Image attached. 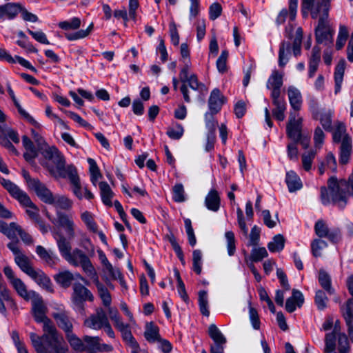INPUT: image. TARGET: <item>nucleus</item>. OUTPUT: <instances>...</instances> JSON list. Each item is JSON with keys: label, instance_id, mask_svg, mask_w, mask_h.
Masks as SVG:
<instances>
[{"label": "nucleus", "instance_id": "obj_1", "mask_svg": "<svg viewBox=\"0 0 353 353\" xmlns=\"http://www.w3.org/2000/svg\"><path fill=\"white\" fill-rule=\"evenodd\" d=\"M42 155L47 160L52 161L54 165L49 163L43 164L50 173L55 178H68L72 185L74 195L79 199H92L94 195L86 187H82L80 184L79 178L77 169L74 166L69 165L65 166V161L56 147L43 146Z\"/></svg>", "mask_w": 353, "mask_h": 353}, {"label": "nucleus", "instance_id": "obj_2", "mask_svg": "<svg viewBox=\"0 0 353 353\" xmlns=\"http://www.w3.org/2000/svg\"><path fill=\"white\" fill-rule=\"evenodd\" d=\"M65 260L74 266H81L91 279H97V272L87 254L79 248H75Z\"/></svg>", "mask_w": 353, "mask_h": 353}, {"label": "nucleus", "instance_id": "obj_3", "mask_svg": "<svg viewBox=\"0 0 353 353\" xmlns=\"http://www.w3.org/2000/svg\"><path fill=\"white\" fill-rule=\"evenodd\" d=\"M43 334L41 339L52 349H54L63 342L62 335L59 333L51 320H47V322L43 324Z\"/></svg>", "mask_w": 353, "mask_h": 353}, {"label": "nucleus", "instance_id": "obj_4", "mask_svg": "<svg viewBox=\"0 0 353 353\" xmlns=\"http://www.w3.org/2000/svg\"><path fill=\"white\" fill-rule=\"evenodd\" d=\"M17 240L15 242H10L8 244V248L14 254V261L19 268L26 274L29 275L30 272L34 269L30 263L28 257L23 254L18 246Z\"/></svg>", "mask_w": 353, "mask_h": 353}, {"label": "nucleus", "instance_id": "obj_5", "mask_svg": "<svg viewBox=\"0 0 353 353\" xmlns=\"http://www.w3.org/2000/svg\"><path fill=\"white\" fill-rule=\"evenodd\" d=\"M8 138L15 143H19V137L18 133L14 130L8 128L6 125L0 124V144L8 148L14 154L18 155L19 152Z\"/></svg>", "mask_w": 353, "mask_h": 353}, {"label": "nucleus", "instance_id": "obj_6", "mask_svg": "<svg viewBox=\"0 0 353 353\" xmlns=\"http://www.w3.org/2000/svg\"><path fill=\"white\" fill-rule=\"evenodd\" d=\"M302 118L297 113H290V119L287 124L286 131L289 138L299 142L301 138Z\"/></svg>", "mask_w": 353, "mask_h": 353}, {"label": "nucleus", "instance_id": "obj_7", "mask_svg": "<svg viewBox=\"0 0 353 353\" xmlns=\"http://www.w3.org/2000/svg\"><path fill=\"white\" fill-rule=\"evenodd\" d=\"M84 342L85 351L88 353H97L101 352H110L112 350V347L108 344H101V339L99 336H84L83 337Z\"/></svg>", "mask_w": 353, "mask_h": 353}, {"label": "nucleus", "instance_id": "obj_8", "mask_svg": "<svg viewBox=\"0 0 353 353\" xmlns=\"http://www.w3.org/2000/svg\"><path fill=\"white\" fill-rule=\"evenodd\" d=\"M72 299L75 305L81 307L84 302L92 301L94 296L91 292L82 284L74 283Z\"/></svg>", "mask_w": 353, "mask_h": 353}, {"label": "nucleus", "instance_id": "obj_9", "mask_svg": "<svg viewBox=\"0 0 353 353\" xmlns=\"http://www.w3.org/2000/svg\"><path fill=\"white\" fill-rule=\"evenodd\" d=\"M52 316L59 327L63 330L65 334L73 331L72 321L69 316L68 312L63 308H57L52 313Z\"/></svg>", "mask_w": 353, "mask_h": 353}, {"label": "nucleus", "instance_id": "obj_10", "mask_svg": "<svg viewBox=\"0 0 353 353\" xmlns=\"http://www.w3.org/2000/svg\"><path fill=\"white\" fill-rule=\"evenodd\" d=\"M30 300L32 301V310L35 321L44 324L47 322V320H50L46 315L47 308L44 305L42 298L36 293L34 297H32Z\"/></svg>", "mask_w": 353, "mask_h": 353}, {"label": "nucleus", "instance_id": "obj_11", "mask_svg": "<svg viewBox=\"0 0 353 353\" xmlns=\"http://www.w3.org/2000/svg\"><path fill=\"white\" fill-rule=\"evenodd\" d=\"M108 318L102 308H97L94 314L84 321V325L93 330H100L108 323Z\"/></svg>", "mask_w": 353, "mask_h": 353}, {"label": "nucleus", "instance_id": "obj_12", "mask_svg": "<svg viewBox=\"0 0 353 353\" xmlns=\"http://www.w3.org/2000/svg\"><path fill=\"white\" fill-rule=\"evenodd\" d=\"M27 184L28 188L34 192L38 197L41 199H52V192L38 179L28 177L27 179Z\"/></svg>", "mask_w": 353, "mask_h": 353}, {"label": "nucleus", "instance_id": "obj_13", "mask_svg": "<svg viewBox=\"0 0 353 353\" xmlns=\"http://www.w3.org/2000/svg\"><path fill=\"white\" fill-rule=\"evenodd\" d=\"M283 73L276 70L272 72L266 83L267 88L272 90L271 97L280 96L281 88L283 85Z\"/></svg>", "mask_w": 353, "mask_h": 353}, {"label": "nucleus", "instance_id": "obj_14", "mask_svg": "<svg viewBox=\"0 0 353 353\" xmlns=\"http://www.w3.org/2000/svg\"><path fill=\"white\" fill-rule=\"evenodd\" d=\"M226 99L218 88L214 89L208 99V107L210 112L212 114L218 113L222 105L225 103Z\"/></svg>", "mask_w": 353, "mask_h": 353}, {"label": "nucleus", "instance_id": "obj_15", "mask_svg": "<svg viewBox=\"0 0 353 353\" xmlns=\"http://www.w3.org/2000/svg\"><path fill=\"white\" fill-rule=\"evenodd\" d=\"M299 0H289V12L286 8L282 9L278 14L276 19V23L280 26L285 23L287 17L289 15L290 20L293 21L296 19Z\"/></svg>", "mask_w": 353, "mask_h": 353}, {"label": "nucleus", "instance_id": "obj_16", "mask_svg": "<svg viewBox=\"0 0 353 353\" xmlns=\"http://www.w3.org/2000/svg\"><path fill=\"white\" fill-rule=\"evenodd\" d=\"M28 276L32 278L39 285L46 289L47 291L50 292L53 291L50 279L45 274L42 270L39 269H34Z\"/></svg>", "mask_w": 353, "mask_h": 353}, {"label": "nucleus", "instance_id": "obj_17", "mask_svg": "<svg viewBox=\"0 0 353 353\" xmlns=\"http://www.w3.org/2000/svg\"><path fill=\"white\" fill-rule=\"evenodd\" d=\"M288 95L292 108L295 111L300 110L303 103L302 94L300 90L294 86H289Z\"/></svg>", "mask_w": 353, "mask_h": 353}, {"label": "nucleus", "instance_id": "obj_18", "mask_svg": "<svg viewBox=\"0 0 353 353\" xmlns=\"http://www.w3.org/2000/svg\"><path fill=\"white\" fill-rule=\"evenodd\" d=\"M185 65L183 68L181 69L179 77L180 80L183 83L181 87V92L183 94V99L185 102L190 103L191 101L190 97L189 95V90L188 88V85L185 83V81L189 79V70L190 68V61L188 60L184 62Z\"/></svg>", "mask_w": 353, "mask_h": 353}, {"label": "nucleus", "instance_id": "obj_19", "mask_svg": "<svg viewBox=\"0 0 353 353\" xmlns=\"http://www.w3.org/2000/svg\"><path fill=\"white\" fill-rule=\"evenodd\" d=\"M303 302V294L300 291L294 289L292 296L286 300L285 309L288 312L292 313L296 310V306L301 307Z\"/></svg>", "mask_w": 353, "mask_h": 353}, {"label": "nucleus", "instance_id": "obj_20", "mask_svg": "<svg viewBox=\"0 0 353 353\" xmlns=\"http://www.w3.org/2000/svg\"><path fill=\"white\" fill-rule=\"evenodd\" d=\"M272 99V103L275 108L272 110V114L275 119L279 121H283L285 119V111L286 110V103L285 100L280 97V96L271 97Z\"/></svg>", "mask_w": 353, "mask_h": 353}, {"label": "nucleus", "instance_id": "obj_21", "mask_svg": "<svg viewBox=\"0 0 353 353\" xmlns=\"http://www.w3.org/2000/svg\"><path fill=\"white\" fill-rule=\"evenodd\" d=\"M352 150V139L350 137H345L342 140L340 148L339 162L341 164H346L348 163Z\"/></svg>", "mask_w": 353, "mask_h": 353}, {"label": "nucleus", "instance_id": "obj_22", "mask_svg": "<svg viewBox=\"0 0 353 353\" xmlns=\"http://www.w3.org/2000/svg\"><path fill=\"white\" fill-rule=\"evenodd\" d=\"M22 143L26 152L23 154L24 159L28 162H32L38 155V152L33 142L27 137H22Z\"/></svg>", "mask_w": 353, "mask_h": 353}, {"label": "nucleus", "instance_id": "obj_23", "mask_svg": "<svg viewBox=\"0 0 353 353\" xmlns=\"http://www.w3.org/2000/svg\"><path fill=\"white\" fill-rule=\"evenodd\" d=\"M11 284L19 296L27 301H30L32 297H34L36 294L34 291H28L26 285L20 279H14Z\"/></svg>", "mask_w": 353, "mask_h": 353}, {"label": "nucleus", "instance_id": "obj_24", "mask_svg": "<svg viewBox=\"0 0 353 353\" xmlns=\"http://www.w3.org/2000/svg\"><path fill=\"white\" fill-rule=\"evenodd\" d=\"M21 11V7L17 3H7L0 6V19L7 18L14 19Z\"/></svg>", "mask_w": 353, "mask_h": 353}, {"label": "nucleus", "instance_id": "obj_25", "mask_svg": "<svg viewBox=\"0 0 353 353\" xmlns=\"http://www.w3.org/2000/svg\"><path fill=\"white\" fill-rule=\"evenodd\" d=\"M285 182L290 192H295L302 188V182L299 176L293 170L286 173Z\"/></svg>", "mask_w": 353, "mask_h": 353}, {"label": "nucleus", "instance_id": "obj_26", "mask_svg": "<svg viewBox=\"0 0 353 353\" xmlns=\"http://www.w3.org/2000/svg\"><path fill=\"white\" fill-rule=\"evenodd\" d=\"M326 169L331 170L336 172L337 170L336 161L334 155L332 152H328L325 157V161H321L319 166V172L323 175Z\"/></svg>", "mask_w": 353, "mask_h": 353}, {"label": "nucleus", "instance_id": "obj_27", "mask_svg": "<svg viewBox=\"0 0 353 353\" xmlns=\"http://www.w3.org/2000/svg\"><path fill=\"white\" fill-rule=\"evenodd\" d=\"M345 63L344 61H340L336 68L334 72V94H337L341 92V85L343 80L344 72H345Z\"/></svg>", "mask_w": 353, "mask_h": 353}, {"label": "nucleus", "instance_id": "obj_28", "mask_svg": "<svg viewBox=\"0 0 353 353\" xmlns=\"http://www.w3.org/2000/svg\"><path fill=\"white\" fill-rule=\"evenodd\" d=\"M144 336L150 343H154L160 340L159 327L153 322L146 323Z\"/></svg>", "mask_w": 353, "mask_h": 353}, {"label": "nucleus", "instance_id": "obj_29", "mask_svg": "<svg viewBox=\"0 0 353 353\" xmlns=\"http://www.w3.org/2000/svg\"><path fill=\"white\" fill-rule=\"evenodd\" d=\"M1 184L14 199H28L27 195L10 181L3 179Z\"/></svg>", "mask_w": 353, "mask_h": 353}, {"label": "nucleus", "instance_id": "obj_30", "mask_svg": "<svg viewBox=\"0 0 353 353\" xmlns=\"http://www.w3.org/2000/svg\"><path fill=\"white\" fill-rule=\"evenodd\" d=\"M92 280L97 285L99 295L103 301V304L105 306L108 307V308L110 307V304L112 302V299H111L110 294L108 292V289L103 284L99 283V277H98L97 274V279H92Z\"/></svg>", "mask_w": 353, "mask_h": 353}, {"label": "nucleus", "instance_id": "obj_31", "mask_svg": "<svg viewBox=\"0 0 353 353\" xmlns=\"http://www.w3.org/2000/svg\"><path fill=\"white\" fill-rule=\"evenodd\" d=\"M58 222L65 228L69 238L72 239L74 236V223L70 217L58 212Z\"/></svg>", "mask_w": 353, "mask_h": 353}, {"label": "nucleus", "instance_id": "obj_32", "mask_svg": "<svg viewBox=\"0 0 353 353\" xmlns=\"http://www.w3.org/2000/svg\"><path fill=\"white\" fill-rule=\"evenodd\" d=\"M65 337L70 343L71 347L77 352H83L85 351L84 347V342L83 339H81L77 337L74 333L73 331L70 333L65 334Z\"/></svg>", "mask_w": 353, "mask_h": 353}, {"label": "nucleus", "instance_id": "obj_33", "mask_svg": "<svg viewBox=\"0 0 353 353\" xmlns=\"http://www.w3.org/2000/svg\"><path fill=\"white\" fill-rule=\"evenodd\" d=\"M93 23H91L85 30H79L74 33H65V37L68 41H76L87 37L92 31Z\"/></svg>", "mask_w": 353, "mask_h": 353}, {"label": "nucleus", "instance_id": "obj_34", "mask_svg": "<svg viewBox=\"0 0 353 353\" xmlns=\"http://www.w3.org/2000/svg\"><path fill=\"white\" fill-rule=\"evenodd\" d=\"M57 246L61 256L65 259L72 252L71 245L69 241L63 235H60L57 240Z\"/></svg>", "mask_w": 353, "mask_h": 353}, {"label": "nucleus", "instance_id": "obj_35", "mask_svg": "<svg viewBox=\"0 0 353 353\" xmlns=\"http://www.w3.org/2000/svg\"><path fill=\"white\" fill-rule=\"evenodd\" d=\"M88 163L89 164L90 180L93 185H96L98 181L102 177V174L100 172L99 168L96 161L93 159L88 158Z\"/></svg>", "mask_w": 353, "mask_h": 353}, {"label": "nucleus", "instance_id": "obj_36", "mask_svg": "<svg viewBox=\"0 0 353 353\" xmlns=\"http://www.w3.org/2000/svg\"><path fill=\"white\" fill-rule=\"evenodd\" d=\"M56 281L64 288H68L70 285L72 281L74 280V275L68 270L63 271L57 274L54 276Z\"/></svg>", "mask_w": 353, "mask_h": 353}, {"label": "nucleus", "instance_id": "obj_37", "mask_svg": "<svg viewBox=\"0 0 353 353\" xmlns=\"http://www.w3.org/2000/svg\"><path fill=\"white\" fill-rule=\"evenodd\" d=\"M208 334L214 343H225L226 339L215 324H211L208 328Z\"/></svg>", "mask_w": 353, "mask_h": 353}, {"label": "nucleus", "instance_id": "obj_38", "mask_svg": "<svg viewBox=\"0 0 353 353\" xmlns=\"http://www.w3.org/2000/svg\"><path fill=\"white\" fill-rule=\"evenodd\" d=\"M319 282L321 287L329 294H333L334 290L331 285V278L330 275L323 270H320L319 274Z\"/></svg>", "mask_w": 353, "mask_h": 353}, {"label": "nucleus", "instance_id": "obj_39", "mask_svg": "<svg viewBox=\"0 0 353 353\" xmlns=\"http://www.w3.org/2000/svg\"><path fill=\"white\" fill-rule=\"evenodd\" d=\"M123 191L129 197H145L148 193L143 188L134 186L130 188L128 185H123Z\"/></svg>", "mask_w": 353, "mask_h": 353}, {"label": "nucleus", "instance_id": "obj_40", "mask_svg": "<svg viewBox=\"0 0 353 353\" xmlns=\"http://www.w3.org/2000/svg\"><path fill=\"white\" fill-rule=\"evenodd\" d=\"M117 330L121 332L123 340L129 343L134 349H137L139 347V345L132 336V332L128 324L122 325L121 327L117 328Z\"/></svg>", "mask_w": 353, "mask_h": 353}, {"label": "nucleus", "instance_id": "obj_41", "mask_svg": "<svg viewBox=\"0 0 353 353\" xmlns=\"http://www.w3.org/2000/svg\"><path fill=\"white\" fill-rule=\"evenodd\" d=\"M186 83L192 90L199 93L206 90L205 85L198 80L196 75L194 74L190 75L189 79L185 81V84Z\"/></svg>", "mask_w": 353, "mask_h": 353}, {"label": "nucleus", "instance_id": "obj_42", "mask_svg": "<svg viewBox=\"0 0 353 353\" xmlns=\"http://www.w3.org/2000/svg\"><path fill=\"white\" fill-rule=\"evenodd\" d=\"M198 301L201 314L205 316H209L210 311L208 310V297L206 291L201 290L199 292Z\"/></svg>", "mask_w": 353, "mask_h": 353}, {"label": "nucleus", "instance_id": "obj_43", "mask_svg": "<svg viewBox=\"0 0 353 353\" xmlns=\"http://www.w3.org/2000/svg\"><path fill=\"white\" fill-rule=\"evenodd\" d=\"M81 23L79 18L73 17L69 20L59 22L58 26L63 30H75L79 28Z\"/></svg>", "mask_w": 353, "mask_h": 353}, {"label": "nucleus", "instance_id": "obj_44", "mask_svg": "<svg viewBox=\"0 0 353 353\" xmlns=\"http://www.w3.org/2000/svg\"><path fill=\"white\" fill-rule=\"evenodd\" d=\"M338 336V333L332 332L325 334V353L333 352L336 349V339Z\"/></svg>", "mask_w": 353, "mask_h": 353}, {"label": "nucleus", "instance_id": "obj_45", "mask_svg": "<svg viewBox=\"0 0 353 353\" xmlns=\"http://www.w3.org/2000/svg\"><path fill=\"white\" fill-rule=\"evenodd\" d=\"M285 239L281 234L276 235L268 245L270 252H275L282 250L284 248Z\"/></svg>", "mask_w": 353, "mask_h": 353}, {"label": "nucleus", "instance_id": "obj_46", "mask_svg": "<svg viewBox=\"0 0 353 353\" xmlns=\"http://www.w3.org/2000/svg\"><path fill=\"white\" fill-rule=\"evenodd\" d=\"M21 205L26 208V212L32 219L37 220L39 216V209L32 200H20Z\"/></svg>", "mask_w": 353, "mask_h": 353}, {"label": "nucleus", "instance_id": "obj_47", "mask_svg": "<svg viewBox=\"0 0 353 353\" xmlns=\"http://www.w3.org/2000/svg\"><path fill=\"white\" fill-rule=\"evenodd\" d=\"M290 49V43L282 42L280 45L279 51V65L280 67H284L288 61V54Z\"/></svg>", "mask_w": 353, "mask_h": 353}, {"label": "nucleus", "instance_id": "obj_48", "mask_svg": "<svg viewBox=\"0 0 353 353\" xmlns=\"http://www.w3.org/2000/svg\"><path fill=\"white\" fill-rule=\"evenodd\" d=\"M212 112H206L205 114V128L208 130L207 134H216V129L218 125L217 121L214 119Z\"/></svg>", "mask_w": 353, "mask_h": 353}, {"label": "nucleus", "instance_id": "obj_49", "mask_svg": "<svg viewBox=\"0 0 353 353\" xmlns=\"http://www.w3.org/2000/svg\"><path fill=\"white\" fill-rule=\"evenodd\" d=\"M183 127L179 123H176L173 126L168 127L166 132L167 135L170 139L174 140L180 139L183 137Z\"/></svg>", "mask_w": 353, "mask_h": 353}, {"label": "nucleus", "instance_id": "obj_50", "mask_svg": "<svg viewBox=\"0 0 353 353\" xmlns=\"http://www.w3.org/2000/svg\"><path fill=\"white\" fill-rule=\"evenodd\" d=\"M345 137H350L346 133V127L343 123H338L333 132V141L335 143H342Z\"/></svg>", "mask_w": 353, "mask_h": 353}, {"label": "nucleus", "instance_id": "obj_51", "mask_svg": "<svg viewBox=\"0 0 353 353\" xmlns=\"http://www.w3.org/2000/svg\"><path fill=\"white\" fill-rule=\"evenodd\" d=\"M4 301H10L14 305V303L10 297L9 290L6 288L5 285H0V312L1 313H5L6 311L3 303Z\"/></svg>", "mask_w": 353, "mask_h": 353}, {"label": "nucleus", "instance_id": "obj_52", "mask_svg": "<svg viewBox=\"0 0 353 353\" xmlns=\"http://www.w3.org/2000/svg\"><path fill=\"white\" fill-rule=\"evenodd\" d=\"M348 35L349 32L347 27L344 25H340L339 34L336 42V48L337 50L341 49L345 46Z\"/></svg>", "mask_w": 353, "mask_h": 353}, {"label": "nucleus", "instance_id": "obj_53", "mask_svg": "<svg viewBox=\"0 0 353 353\" xmlns=\"http://www.w3.org/2000/svg\"><path fill=\"white\" fill-rule=\"evenodd\" d=\"M81 218L88 230L92 232H97V223L94 222L93 215L90 212L88 211L83 212L81 215Z\"/></svg>", "mask_w": 353, "mask_h": 353}, {"label": "nucleus", "instance_id": "obj_54", "mask_svg": "<svg viewBox=\"0 0 353 353\" xmlns=\"http://www.w3.org/2000/svg\"><path fill=\"white\" fill-rule=\"evenodd\" d=\"M316 154V151L314 150H310L302 154V165L305 171L308 172L312 169V162Z\"/></svg>", "mask_w": 353, "mask_h": 353}, {"label": "nucleus", "instance_id": "obj_55", "mask_svg": "<svg viewBox=\"0 0 353 353\" xmlns=\"http://www.w3.org/2000/svg\"><path fill=\"white\" fill-rule=\"evenodd\" d=\"M30 339L33 347L37 353H48L47 348L43 345L41 337L34 333L30 334Z\"/></svg>", "mask_w": 353, "mask_h": 353}, {"label": "nucleus", "instance_id": "obj_56", "mask_svg": "<svg viewBox=\"0 0 353 353\" xmlns=\"http://www.w3.org/2000/svg\"><path fill=\"white\" fill-rule=\"evenodd\" d=\"M30 339L33 347L37 353H48L47 348L43 345L41 337L34 333L30 334Z\"/></svg>", "mask_w": 353, "mask_h": 353}, {"label": "nucleus", "instance_id": "obj_57", "mask_svg": "<svg viewBox=\"0 0 353 353\" xmlns=\"http://www.w3.org/2000/svg\"><path fill=\"white\" fill-rule=\"evenodd\" d=\"M201 261H202V253L199 250H195L192 253V263L193 270L197 274H200L201 272Z\"/></svg>", "mask_w": 353, "mask_h": 353}, {"label": "nucleus", "instance_id": "obj_58", "mask_svg": "<svg viewBox=\"0 0 353 353\" xmlns=\"http://www.w3.org/2000/svg\"><path fill=\"white\" fill-rule=\"evenodd\" d=\"M302 38L303 30L299 27L296 30L295 38L293 41V53L296 57L300 55L301 54V44Z\"/></svg>", "mask_w": 353, "mask_h": 353}, {"label": "nucleus", "instance_id": "obj_59", "mask_svg": "<svg viewBox=\"0 0 353 353\" xmlns=\"http://www.w3.org/2000/svg\"><path fill=\"white\" fill-rule=\"evenodd\" d=\"M228 57V52L223 50L218 58L216 65L217 70L221 73H224L227 71V59Z\"/></svg>", "mask_w": 353, "mask_h": 353}, {"label": "nucleus", "instance_id": "obj_60", "mask_svg": "<svg viewBox=\"0 0 353 353\" xmlns=\"http://www.w3.org/2000/svg\"><path fill=\"white\" fill-rule=\"evenodd\" d=\"M338 346L339 353H349V343L347 336L345 334H340L338 336Z\"/></svg>", "mask_w": 353, "mask_h": 353}, {"label": "nucleus", "instance_id": "obj_61", "mask_svg": "<svg viewBox=\"0 0 353 353\" xmlns=\"http://www.w3.org/2000/svg\"><path fill=\"white\" fill-rule=\"evenodd\" d=\"M268 252L265 248H254L252 250L250 258L252 261L257 262L268 256Z\"/></svg>", "mask_w": 353, "mask_h": 353}, {"label": "nucleus", "instance_id": "obj_62", "mask_svg": "<svg viewBox=\"0 0 353 353\" xmlns=\"http://www.w3.org/2000/svg\"><path fill=\"white\" fill-rule=\"evenodd\" d=\"M327 297L326 296L324 292L322 290H318L315 296V303L319 310H323L327 306Z\"/></svg>", "mask_w": 353, "mask_h": 353}, {"label": "nucleus", "instance_id": "obj_63", "mask_svg": "<svg viewBox=\"0 0 353 353\" xmlns=\"http://www.w3.org/2000/svg\"><path fill=\"white\" fill-rule=\"evenodd\" d=\"M108 314L110 316V319L113 321L114 325L117 329L125 325V323L122 321L121 319L118 310L116 308L111 307H109Z\"/></svg>", "mask_w": 353, "mask_h": 353}, {"label": "nucleus", "instance_id": "obj_64", "mask_svg": "<svg viewBox=\"0 0 353 353\" xmlns=\"http://www.w3.org/2000/svg\"><path fill=\"white\" fill-rule=\"evenodd\" d=\"M343 316L346 324L353 323V298L347 301Z\"/></svg>", "mask_w": 353, "mask_h": 353}]
</instances>
